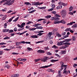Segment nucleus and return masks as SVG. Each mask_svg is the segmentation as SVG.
<instances>
[{
	"label": "nucleus",
	"mask_w": 77,
	"mask_h": 77,
	"mask_svg": "<svg viewBox=\"0 0 77 77\" xmlns=\"http://www.w3.org/2000/svg\"><path fill=\"white\" fill-rule=\"evenodd\" d=\"M58 4L59 5H58V7H57L56 9H59L60 8H62V6L61 5H63L64 7L67 5V4H65V3L62 2H59Z\"/></svg>",
	"instance_id": "1"
},
{
	"label": "nucleus",
	"mask_w": 77,
	"mask_h": 77,
	"mask_svg": "<svg viewBox=\"0 0 77 77\" xmlns=\"http://www.w3.org/2000/svg\"><path fill=\"white\" fill-rule=\"evenodd\" d=\"M13 3L12 2L11 0H8L6 2H5L4 3V5H8L10 6Z\"/></svg>",
	"instance_id": "2"
},
{
	"label": "nucleus",
	"mask_w": 77,
	"mask_h": 77,
	"mask_svg": "<svg viewBox=\"0 0 77 77\" xmlns=\"http://www.w3.org/2000/svg\"><path fill=\"white\" fill-rule=\"evenodd\" d=\"M61 13L62 14V16L63 18H65L66 15V12L65 10L61 11Z\"/></svg>",
	"instance_id": "3"
},
{
	"label": "nucleus",
	"mask_w": 77,
	"mask_h": 77,
	"mask_svg": "<svg viewBox=\"0 0 77 77\" xmlns=\"http://www.w3.org/2000/svg\"><path fill=\"white\" fill-rule=\"evenodd\" d=\"M31 3H32V5H33L36 6L37 5H41L42 4H43V2H41L39 3V2H31Z\"/></svg>",
	"instance_id": "4"
},
{
	"label": "nucleus",
	"mask_w": 77,
	"mask_h": 77,
	"mask_svg": "<svg viewBox=\"0 0 77 77\" xmlns=\"http://www.w3.org/2000/svg\"><path fill=\"white\" fill-rule=\"evenodd\" d=\"M49 57H45L44 58L41 59V61L45 62H46V60H49Z\"/></svg>",
	"instance_id": "5"
},
{
	"label": "nucleus",
	"mask_w": 77,
	"mask_h": 77,
	"mask_svg": "<svg viewBox=\"0 0 77 77\" xmlns=\"http://www.w3.org/2000/svg\"><path fill=\"white\" fill-rule=\"evenodd\" d=\"M37 53L40 54H44L45 53V51L43 50H38L37 51Z\"/></svg>",
	"instance_id": "6"
},
{
	"label": "nucleus",
	"mask_w": 77,
	"mask_h": 77,
	"mask_svg": "<svg viewBox=\"0 0 77 77\" xmlns=\"http://www.w3.org/2000/svg\"><path fill=\"white\" fill-rule=\"evenodd\" d=\"M58 73L59 75L58 76V77H62L63 76V75H61V71L59 70Z\"/></svg>",
	"instance_id": "7"
},
{
	"label": "nucleus",
	"mask_w": 77,
	"mask_h": 77,
	"mask_svg": "<svg viewBox=\"0 0 77 77\" xmlns=\"http://www.w3.org/2000/svg\"><path fill=\"white\" fill-rule=\"evenodd\" d=\"M58 60H59L51 59L50 60V61L51 63H54V62L57 61Z\"/></svg>",
	"instance_id": "8"
},
{
	"label": "nucleus",
	"mask_w": 77,
	"mask_h": 77,
	"mask_svg": "<svg viewBox=\"0 0 77 77\" xmlns=\"http://www.w3.org/2000/svg\"><path fill=\"white\" fill-rule=\"evenodd\" d=\"M18 76H19L18 74H13L11 76V77H18Z\"/></svg>",
	"instance_id": "9"
},
{
	"label": "nucleus",
	"mask_w": 77,
	"mask_h": 77,
	"mask_svg": "<svg viewBox=\"0 0 77 77\" xmlns=\"http://www.w3.org/2000/svg\"><path fill=\"white\" fill-rule=\"evenodd\" d=\"M30 37L32 38H38V35H32L30 36Z\"/></svg>",
	"instance_id": "10"
},
{
	"label": "nucleus",
	"mask_w": 77,
	"mask_h": 77,
	"mask_svg": "<svg viewBox=\"0 0 77 77\" xmlns=\"http://www.w3.org/2000/svg\"><path fill=\"white\" fill-rule=\"evenodd\" d=\"M4 66L5 67H6L8 69H9L10 67V66H9L8 65V64H5L4 65Z\"/></svg>",
	"instance_id": "11"
},
{
	"label": "nucleus",
	"mask_w": 77,
	"mask_h": 77,
	"mask_svg": "<svg viewBox=\"0 0 77 77\" xmlns=\"http://www.w3.org/2000/svg\"><path fill=\"white\" fill-rule=\"evenodd\" d=\"M7 15H5L2 18V20H4L6 19L7 18Z\"/></svg>",
	"instance_id": "12"
},
{
	"label": "nucleus",
	"mask_w": 77,
	"mask_h": 77,
	"mask_svg": "<svg viewBox=\"0 0 77 77\" xmlns=\"http://www.w3.org/2000/svg\"><path fill=\"white\" fill-rule=\"evenodd\" d=\"M63 44L65 45H69L71 44L70 43H69L68 42H65V43H64Z\"/></svg>",
	"instance_id": "13"
},
{
	"label": "nucleus",
	"mask_w": 77,
	"mask_h": 77,
	"mask_svg": "<svg viewBox=\"0 0 77 77\" xmlns=\"http://www.w3.org/2000/svg\"><path fill=\"white\" fill-rule=\"evenodd\" d=\"M62 23L63 24H65L66 23V22L64 20H61L60 21V23Z\"/></svg>",
	"instance_id": "14"
},
{
	"label": "nucleus",
	"mask_w": 77,
	"mask_h": 77,
	"mask_svg": "<svg viewBox=\"0 0 77 77\" xmlns=\"http://www.w3.org/2000/svg\"><path fill=\"white\" fill-rule=\"evenodd\" d=\"M60 19V18L59 17H55V19H54L55 21H59L58 20H59Z\"/></svg>",
	"instance_id": "15"
},
{
	"label": "nucleus",
	"mask_w": 77,
	"mask_h": 77,
	"mask_svg": "<svg viewBox=\"0 0 77 77\" xmlns=\"http://www.w3.org/2000/svg\"><path fill=\"white\" fill-rule=\"evenodd\" d=\"M67 47L66 45L65 46H62V47H61L60 48V49H65Z\"/></svg>",
	"instance_id": "16"
},
{
	"label": "nucleus",
	"mask_w": 77,
	"mask_h": 77,
	"mask_svg": "<svg viewBox=\"0 0 77 77\" xmlns=\"http://www.w3.org/2000/svg\"><path fill=\"white\" fill-rule=\"evenodd\" d=\"M66 53V51H61V54H65Z\"/></svg>",
	"instance_id": "17"
},
{
	"label": "nucleus",
	"mask_w": 77,
	"mask_h": 77,
	"mask_svg": "<svg viewBox=\"0 0 77 77\" xmlns=\"http://www.w3.org/2000/svg\"><path fill=\"white\" fill-rule=\"evenodd\" d=\"M14 18V17H12L11 19H10L8 20V22H10Z\"/></svg>",
	"instance_id": "18"
},
{
	"label": "nucleus",
	"mask_w": 77,
	"mask_h": 77,
	"mask_svg": "<svg viewBox=\"0 0 77 77\" xmlns=\"http://www.w3.org/2000/svg\"><path fill=\"white\" fill-rule=\"evenodd\" d=\"M73 10V7L71 6L69 8V11H71Z\"/></svg>",
	"instance_id": "19"
},
{
	"label": "nucleus",
	"mask_w": 77,
	"mask_h": 77,
	"mask_svg": "<svg viewBox=\"0 0 77 77\" xmlns=\"http://www.w3.org/2000/svg\"><path fill=\"white\" fill-rule=\"evenodd\" d=\"M36 28V29H43V27L42 26H37L36 28Z\"/></svg>",
	"instance_id": "20"
},
{
	"label": "nucleus",
	"mask_w": 77,
	"mask_h": 77,
	"mask_svg": "<svg viewBox=\"0 0 77 77\" xmlns=\"http://www.w3.org/2000/svg\"><path fill=\"white\" fill-rule=\"evenodd\" d=\"M19 18V17H17L14 20H13V21L14 22H16L18 20V19Z\"/></svg>",
	"instance_id": "21"
},
{
	"label": "nucleus",
	"mask_w": 77,
	"mask_h": 77,
	"mask_svg": "<svg viewBox=\"0 0 77 77\" xmlns=\"http://www.w3.org/2000/svg\"><path fill=\"white\" fill-rule=\"evenodd\" d=\"M9 31V29H4L3 30V32H8Z\"/></svg>",
	"instance_id": "22"
},
{
	"label": "nucleus",
	"mask_w": 77,
	"mask_h": 77,
	"mask_svg": "<svg viewBox=\"0 0 77 77\" xmlns=\"http://www.w3.org/2000/svg\"><path fill=\"white\" fill-rule=\"evenodd\" d=\"M63 72V74H65L66 72V68H64V69Z\"/></svg>",
	"instance_id": "23"
},
{
	"label": "nucleus",
	"mask_w": 77,
	"mask_h": 77,
	"mask_svg": "<svg viewBox=\"0 0 77 77\" xmlns=\"http://www.w3.org/2000/svg\"><path fill=\"white\" fill-rule=\"evenodd\" d=\"M77 27V24H75L74 25H73L72 26V28H74Z\"/></svg>",
	"instance_id": "24"
},
{
	"label": "nucleus",
	"mask_w": 77,
	"mask_h": 77,
	"mask_svg": "<svg viewBox=\"0 0 77 77\" xmlns=\"http://www.w3.org/2000/svg\"><path fill=\"white\" fill-rule=\"evenodd\" d=\"M70 29H71L70 28H67L66 29H65V31L66 32L69 31H70Z\"/></svg>",
	"instance_id": "25"
},
{
	"label": "nucleus",
	"mask_w": 77,
	"mask_h": 77,
	"mask_svg": "<svg viewBox=\"0 0 77 77\" xmlns=\"http://www.w3.org/2000/svg\"><path fill=\"white\" fill-rule=\"evenodd\" d=\"M40 60H41V59L39 58V59H35L34 60L35 61V62L36 63L37 62H38V61H39Z\"/></svg>",
	"instance_id": "26"
},
{
	"label": "nucleus",
	"mask_w": 77,
	"mask_h": 77,
	"mask_svg": "<svg viewBox=\"0 0 77 77\" xmlns=\"http://www.w3.org/2000/svg\"><path fill=\"white\" fill-rule=\"evenodd\" d=\"M57 36L58 37H61V35L59 33H57Z\"/></svg>",
	"instance_id": "27"
},
{
	"label": "nucleus",
	"mask_w": 77,
	"mask_h": 77,
	"mask_svg": "<svg viewBox=\"0 0 77 77\" xmlns=\"http://www.w3.org/2000/svg\"><path fill=\"white\" fill-rule=\"evenodd\" d=\"M36 29V28H32V29L29 28V30H31V31H34V30H35Z\"/></svg>",
	"instance_id": "28"
},
{
	"label": "nucleus",
	"mask_w": 77,
	"mask_h": 77,
	"mask_svg": "<svg viewBox=\"0 0 77 77\" xmlns=\"http://www.w3.org/2000/svg\"><path fill=\"white\" fill-rule=\"evenodd\" d=\"M63 45L64 44H62L60 42H58V43H57V45L59 46L62 45Z\"/></svg>",
	"instance_id": "29"
},
{
	"label": "nucleus",
	"mask_w": 77,
	"mask_h": 77,
	"mask_svg": "<svg viewBox=\"0 0 77 77\" xmlns=\"http://www.w3.org/2000/svg\"><path fill=\"white\" fill-rule=\"evenodd\" d=\"M26 48L29 50V51H32L33 50V49L32 48H31L29 47H28Z\"/></svg>",
	"instance_id": "30"
},
{
	"label": "nucleus",
	"mask_w": 77,
	"mask_h": 77,
	"mask_svg": "<svg viewBox=\"0 0 77 77\" xmlns=\"http://www.w3.org/2000/svg\"><path fill=\"white\" fill-rule=\"evenodd\" d=\"M10 39V37L8 36H7L5 37V38H4V40Z\"/></svg>",
	"instance_id": "31"
},
{
	"label": "nucleus",
	"mask_w": 77,
	"mask_h": 77,
	"mask_svg": "<svg viewBox=\"0 0 77 77\" xmlns=\"http://www.w3.org/2000/svg\"><path fill=\"white\" fill-rule=\"evenodd\" d=\"M51 17V15H48V16L45 17L47 19L50 18Z\"/></svg>",
	"instance_id": "32"
},
{
	"label": "nucleus",
	"mask_w": 77,
	"mask_h": 77,
	"mask_svg": "<svg viewBox=\"0 0 77 77\" xmlns=\"http://www.w3.org/2000/svg\"><path fill=\"white\" fill-rule=\"evenodd\" d=\"M27 60V59L26 58H22L21 59V61H23V62H25Z\"/></svg>",
	"instance_id": "33"
},
{
	"label": "nucleus",
	"mask_w": 77,
	"mask_h": 77,
	"mask_svg": "<svg viewBox=\"0 0 77 77\" xmlns=\"http://www.w3.org/2000/svg\"><path fill=\"white\" fill-rule=\"evenodd\" d=\"M72 25V22H70V23H68L67 24V26H71Z\"/></svg>",
	"instance_id": "34"
},
{
	"label": "nucleus",
	"mask_w": 77,
	"mask_h": 77,
	"mask_svg": "<svg viewBox=\"0 0 77 77\" xmlns=\"http://www.w3.org/2000/svg\"><path fill=\"white\" fill-rule=\"evenodd\" d=\"M72 39L73 41H75L76 40V37L75 36H72Z\"/></svg>",
	"instance_id": "35"
},
{
	"label": "nucleus",
	"mask_w": 77,
	"mask_h": 77,
	"mask_svg": "<svg viewBox=\"0 0 77 77\" xmlns=\"http://www.w3.org/2000/svg\"><path fill=\"white\" fill-rule=\"evenodd\" d=\"M8 33H12V32H13L14 30H13L11 29L10 30H9V31H8Z\"/></svg>",
	"instance_id": "36"
},
{
	"label": "nucleus",
	"mask_w": 77,
	"mask_h": 77,
	"mask_svg": "<svg viewBox=\"0 0 77 77\" xmlns=\"http://www.w3.org/2000/svg\"><path fill=\"white\" fill-rule=\"evenodd\" d=\"M44 32V31H40L39 32L38 31H37V32H35V33H42V32Z\"/></svg>",
	"instance_id": "37"
},
{
	"label": "nucleus",
	"mask_w": 77,
	"mask_h": 77,
	"mask_svg": "<svg viewBox=\"0 0 77 77\" xmlns=\"http://www.w3.org/2000/svg\"><path fill=\"white\" fill-rule=\"evenodd\" d=\"M44 34V33H39L38 34H37L38 36H40L41 35H42Z\"/></svg>",
	"instance_id": "38"
},
{
	"label": "nucleus",
	"mask_w": 77,
	"mask_h": 77,
	"mask_svg": "<svg viewBox=\"0 0 77 77\" xmlns=\"http://www.w3.org/2000/svg\"><path fill=\"white\" fill-rule=\"evenodd\" d=\"M7 23H5V24L4 25V28L5 29H6L7 28Z\"/></svg>",
	"instance_id": "39"
},
{
	"label": "nucleus",
	"mask_w": 77,
	"mask_h": 77,
	"mask_svg": "<svg viewBox=\"0 0 77 77\" xmlns=\"http://www.w3.org/2000/svg\"><path fill=\"white\" fill-rule=\"evenodd\" d=\"M5 44H6L5 43H4V42H2V43H0V45H2Z\"/></svg>",
	"instance_id": "40"
},
{
	"label": "nucleus",
	"mask_w": 77,
	"mask_h": 77,
	"mask_svg": "<svg viewBox=\"0 0 77 77\" xmlns=\"http://www.w3.org/2000/svg\"><path fill=\"white\" fill-rule=\"evenodd\" d=\"M55 16L57 17V18H58V17H60V16L59 15L57 14H55Z\"/></svg>",
	"instance_id": "41"
},
{
	"label": "nucleus",
	"mask_w": 77,
	"mask_h": 77,
	"mask_svg": "<svg viewBox=\"0 0 77 77\" xmlns=\"http://www.w3.org/2000/svg\"><path fill=\"white\" fill-rule=\"evenodd\" d=\"M25 25V23H22L21 25V26L22 27H24V26Z\"/></svg>",
	"instance_id": "42"
},
{
	"label": "nucleus",
	"mask_w": 77,
	"mask_h": 77,
	"mask_svg": "<svg viewBox=\"0 0 77 77\" xmlns=\"http://www.w3.org/2000/svg\"><path fill=\"white\" fill-rule=\"evenodd\" d=\"M20 44L21 43L20 42H17L16 43V46H18L20 45Z\"/></svg>",
	"instance_id": "43"
},
{
	"label": "nucleus",
	"mask_w": 77,
	"mask_h": 77,
	"mask_svg": "<svg viewBox=\"0 0 77 77\" xmlns=\"http://www.w3.org/2000/svg\"><path fill=\"white\" fill-rule=\"evenodd\" d=\"M45 20L44 19H39L38 20V22H39L42 20Z\"/></svg>",
	"instance_id": "44"
},
{
	"label": "nucleus",
	"mask_w": 77,
	"mask_h": 77,
	"mask_svg": "<svg viewBox=\"0 0 77 77\" xmlns=\"http://www.w3.org/2000/svg\"><path fill=\"white\" fill-rule=\"evenodd\" d=\"M60 63H61V68H62V67H63V65H64L63 64H64V63H63V61H61V62Z\"/></svg>",
	"instance_id": "45"
},
{
	"label": "nucleus",
	"mask_w": 77,
	"mask_h": 77,
	"mask_svg": "<svg viewBox=\"0 0 77 77\" xmlns=\"http://www.w3.org/2000/svg\"><path fill=\"white\" fill-rule=\"evenodd\" d=\"M51 7L54 8H55V5H54V4H52V6Z\"/></svg>",
	"instance_id": "46"
},
{
	"label": "nucleus",
	"mask_w": 77,
	"mask_h": 77,
	"mask_svg": "<svg viewBox=\"0 0 77 77\" xmlns=\"http://www.w3.org/2000/svg\"><path fill=\"white\" fill-rule=\"evenodd\" d=\"M18 54H19V53H15V52H13V53H12V54H13V55H18Z\"/></svg>",
	"instance_id": "47"
},
{
	"label": "nucleus",
	"mask_w": 77,
	"mask_h": 77,
	"mask_svg": "<svg viewBox=\"0 0 77 77\" xmlns=\"http://www.w3.org/2000/svg\"><path fill=\"white\" fill-rule=\"evenodd\" d=\"M59 23H60V21H55L54 22V24H58Z\"/></svg>",
	"instance_id": "48"
},
{
	"label": "nucleus",
	"mask_w": 77,
	"mask_h": 77,
	"mask_svg": "<svg viewBox=\"0 0 77 77\" xmlns=\"http://www.w3.org/2000/svg\"><path fill=\"white\" fill-rule=\"evenodd\" d=\"M52 48H57V47L56 46V45H54V46H53L52 47Z\"/></svg>",
	"instance_id": "49"
},
{
	"label": "nucleus",
	"mask_w": 77,
	"mask_h": 77,
	"mask_svg": "<svg viewBox=\"0 0 77 77\" xmlns=\"http://www.w3.org/2000/svg\"><path fill=\"white\" fill-rule=\"evenodd\" d=\"M29 4H30V3L29 2H26L25 3V4L26 5H28Z\"/></svg>",
	"instance_id": "50"
},
{
	"label": "nucleus",
	"mask_w": 77,
	"mask_h": 77,
	"mask_svg": "<svg viewBox=\"0 0 77 77\" xmlns=\"http://www.w3.org/2000/svg\"><path fill=\"white\" fill-rule=\"evenodd\" d=\"M53 65L51 64V65H48V66H46V68H47L48 67H50L51 66H52Z\"/></svg>",
	"instance_id": "51"
},
{
	"label": "nucleus",
	"mask_w": 77,
	"mask_h": 77,
	"mask_svg": "<svg viewBox=\"0 0 77 77\" xmlns=\"http://www.w3.org/2000/svg\"><path fill=\"white\" fill-rule=\"evenodd\" d=\"M17 60L19 61H21L22 58H19L17 59Z\"/></svg>",
	"instance_id": "52"
},
{
	"label": "nucleus",
	"mask_w": 77,
	"mask_h": 77,
	"mask_svg": "<svg viewBox=\"0 0 77 77\" xmlns=\"http://www.w3.org/2000/svg\"><path fill=\"white\" fill-rule=\"evenodd\" d=\"M26 42L24 41H22V42H20V44H25L26 43Z\"/></svg>",
	"instance_id": "53"
},
{
	"label": "nucleus",
	"mask_w": 77,
	"mask_h": 77,
	"mask_svg": "<svg viewBox=\"0 0 77 77\" xmlns=\"http://www.w3.org/2000/svg\"><path fill=\"white\" fill-rule=\"evenodd\" d=\"M56 11H52L51 12V13H52L53 14H55Z\"/></svg>",
	"instance_id": "54"
},
{
	"label": "nucleus",
	"mask_w": 77,
	"mask_h": 77,
	"mask_svg": "<svg viewBox=\"0 0 77 77\" xmlns=\"http://www.w3.org/2000/svg\"><path fill=\"white\" fill-rule=\"evenodd\" d=\"M54 10V9L53 8H51L50 9H49L48 10V11H52Z\"/></svg>",
	"instance_id": "55"
},
{
	"label": "nucleus",
	"mask_w": 77,
	"mask_h": 77,
	"mask_svg": "<svg viewBox=\"0 0 77 77\" xmlns=\"http://www.w3.org/2000/svg\"><path fill=\"white\" fill-rule=\"evenodd\" d=\"M31 23V22L30 21H28V22H27L26 23L27 25Z\"/></svg>",
	"instance_id": "56"
},
{
	"label": "nucleus",
	"mask_w": 77,
	"mask_h": 77,
	"mask_svg": "<svg viewBox=\"0 0 77 77\" xmlns=\"http://www.w3.org/2000/svg\"><path fill=\"white\" fill-rule=\"evenodd\" d=\"M7 10V9L5 8V9H2V11L3 12H5V11H6Z\"/></svg>",
	"instance_id": "57"
},
{
	"label": "nucleus",
	"mask_w": 77,
	"mask_h": 77,
	"mask_svg": "<svg viewBox=\"0 0 77 77\" xmlns=\"http://www.w3.org/2000/svg\"><path fill=\"white\" fill-rule=\"evenodd\" d=\"M3 51H0V55H2L3 54Z\"/></svg>",
	"instance_id": "58"
},
{
	"label": "nucleus",
	"mask_w": 77,
	"mask_h": 77,
	"mask_svg": "<svg viewBox=\"0 0 77 77\" xmlns=\"http://www.w3.org/2000/svg\"><path fill=\"white\" fill-rule=\"evenodd\" d=\"M69 14H70V15H73V13L71 12H69L68 13Z\"/></svg>",
	"instance_id": "59"
},
{
	"label": "nucleus",
	"mask_w": 77,
	"mask_h": 77,
	"mask_svg": "<svg viewBox=\"0 0 77 77\" xmlns=\"http://www.w3.org/2000/svg\"><path fill=\"white\" fill-rule=\"evenodd\" d=\"M66 33V32H63L62 34V35L63 36L65 35Z\"/></svg>",
	"instance_id": "60"
},
{
	"label": "nucleus",
	"mask_w": 77,
	"mask_h": 77,
	"mask_svg": "<svg viewBox=\"0 0 77 77\" xmlns=\"http://www.w3.org/2000/svg\"><path fill=\"white\" fill-rule=\"evenodd\" d=\"M40 69H42V68H46V66H41L40 67Z\"/></svg>",
	"instance_id": "61"
},
{
	"label": "nucleus",
	"mask_w": 77,
	"mask_h": 77,
	"mask_svg": "<svg viewBox=\"0 0 77 77\" xmlns=\"http://www.w3.org/2000/svg\"><path fill=\"white\" fill-rule=\"evenodd\" d=\"M4 50H5V51H10L11 50V49H4Z\"/></svg>",
	"instance_id": "62"
},
{
	"label": "nucleus",
	"mask_w": 77,
	"mask_h": 77,
	"mask_svg": "<svg viewBox=\"0 0 77 77\" xmlns=\"http://www.w3.org/2000/svg\"><path fill=\"white\" fill-rule=\"evenodd\" d=\"M22 48V47L20 46H18L16 47V48Z\"/></svg>",
	"instance_id": "63"
},
{
	"label": "nucleus",
	"mask_w": 77,
	"mask_h": 77,
	"mask_svg": "<svg viewBox=\"0 0 77 77\" xmlns=\"http://www.w3.org/2000/svg\"><path fill=\"white\" fill-rule=\"evenodd\" d=\"M77 66V64H74L73 65V66L74 67H75V66Z\"/></svg>",
	"instance_id": "64"
}]
</instances>
